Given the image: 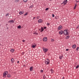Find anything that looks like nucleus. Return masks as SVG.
<instances>
[{"label":"nucleus","instance_id":"1","mask_svg":"<svg viewBox=\"0 0 79 79\" xmlns=\"http://www.w3.org/2000/svg\"><path fill=\"white\" fill-rule=\"evenodd\" d=\"M63 34H64V35H69V32H68V31H67V30H65L63 32Z\"/></svg>","mask_w":79,"mask_h":79},{"label":"nucleus","instance_id":"2","mask_svg":"<svg viewBox=\"0 0 79 79\" xmlns=\"http://www.w3.org/2000/svg\"><path fill=\"white\" fill-rule=\"evenodd\" d=\"M8 74V72L5 71L3 73V76L4 77H6V75Z\"/></svg>","mask_w":79,"mask_h":79},{"label":"nucleus","instance_id":"3","mask_svg":"<svg viewBox=\"0 0 79 79\" xmlns=\"http://www.w3.org/2000/svg\"><path fill=\"white\" fill-rule=\"evenodd\" d=\"M8 23H10V24L13 23H14V20H10L8 22Z\"/></svg>","mask_w":79,"mask_h":79},{"label":"nucleus","instance_id":"4","mask_svg":"<svg viewBox=\"0 0 79 79\" xmlns=\"http://www.w3.org/2000/svg\"><path fill=\"white\" fill-rule=\"evenodd\" d=\"M49 61V60H48L47 61H45V64H48L49 63H50V62Z\"/></svg>","mask_w":79,"mask_h":79},{"label":"nucleus","instance_id":"5","mask_svg":"<svg viewBox=\"0 0 79 79\" xmlns=\"http://www.w3.org/2000/svg\"><path fill=\"white\" fill-rule=\"evenodd\" d=\"M43 51L45 52H47L48 51V49L47 48H43Z\"/></svg>","mask_w":79,"mask_h":79},{"label":"nucleus","instance_id":"6","mask_svg":"<svg viewBox=\"0 0 79 79\" xmlns=\"http://www.w3.org/2000/svg\"><path fill=\"white\" fill-rule=\"evenodd\" d=\"M67 1H66V0H64V2H63V3H64V5H66V3H67Z\"/></svg>","mask_w":79,"mask_h":79},{"label":"nucleus","instance_id":"7","mask_svg":"<svg viewBox=\"0 0 79 79\" xmlns=\"http://www.w3.org/2000/svg\"><path fill=\"white\" fill-rule=\"evenodd\" d=\"M63 31H60L59 32V34L61 35L63 34Z\"/></svg>","mask_w":79,"mask_h":79},{"label":"nucleus","instance_id":"8","mask_svg":"<svg viewBox=\"0 0 79 79\" xmlns=\"http://www.w3.org/2000/svg\"><path fill=\"white\" fill-rule=\"evenodd\" d=\"M43 40L44 41H46L47 40V38L45 37L43 39Z\"/></svg>","mask_w":79,"mask_h":79},{"label":"nucleus","instance_id":"9","mask_svg":"<svg viewBox=\"0 0 79 79\" xmlns=\"http://www.w3.org/2000/svg\"><path fill=\"white\" fill-rule=\"evenodd\" d=\"M62 28V26H60L58 27V30H60V29H61Z\"/></svg>","mask_w":79,"mask_h":79},{"label":"nucleus","instance_id":"10","mask_svg":"<svg viewBox=\"0 0 79 79\" xmlns=\"http://www.w3.org/2000/svg\"><path fill=\"white\" fill-rule=\"evenodd\" d=\"M24 13V11H20L19 12V14H20V15H22V14H23Z\"/></svg>","mask_w":79,"mask_h":79},{"label":"nucleus","instance_id":"11","mask_svg":"<svg viewBox=\"0 0 79 79\" xmlns=\"http://www.w3.org/2000/svg\"><path fill=\"white\" fill-rule=\"evenodd\" d=\"M38 22L39 23H42V20L39 19L38 20Z\"/></svg>","mask_w":79,"mask_h":79},{"label":"nucleus","instance_id":"12","mask_svg":"<svg viewBox=\"0 0 79 79\" xmlns=\"http://www.w3.org/2000/svg\"><path fill=\"white\" fill-rule=\"evenodd\" d=\"M33 69V67H31L30 68V70L31 71H32V70Z\"/></svg>","mask_w":79,"mask_h":79},{"label":"nucleus","instance_id":"13","mask_svg":"<svg viewBox=\"0 0 79 79\" xmlns=\"http://www.w3.org/2000/svg\"><path fill=\"white\" fill-rule=\"evenodd\" d=\"M7 77H11V76L10 74H8L7 75Z\"/></svg>","mask_w":79,"mask_h":79},{"label":"nucleus","instance_id":"14","mask_svg":"<svg viewBox=\"0 0 79 79\" xmlns=\"http://www.w3.org/2000/svg\"><path fill=\"white\" fill-rule=\"evenodd\" d=\"M10 51L11 52H12V53H13V52H15V50L11 49V50H10Z\"/></svg>","mask_w":79,"mask_h":79},{"label":"nucleus","instance_id":"15","mask_svg":"<svg viewBox=\"0 0 79 79\" xmlns=\"http://www.w3.org/2000/svg\"><path fill=\"white\" fill-rule=\"evenodd\" d=\"M36 46V45H32V48H35V46Z\"/></svg>","mask_w":79,"mask_h":79},{"label":"nucleus","instance_id":"16","mask_svg":"<svg viewBox=\"0 0 79 79\" xmlns=\"http://www.w3.org/2000/svg\"><path fill=\"white\" fill-rule=\"evenodd\" d=\"M44 28H43V27H41V32H43V31H44Z\"/></svg>","mask_w":79,"mask_h":79},{"label":"nucleus","instance_id":"17","mask_svg":"<svg viewBox=\"0 0 79 79\" xmlns=\"http://www.w3.org/2000/svg\"><path fill=\"white\" fill-rule=\"evenodd\" d=\"M76 46L75 44L73 45L72 46V47H73V48H76Z\"/></svg>","mask_w":79,"mask_h":79},{"label":"nucleus","instance_id":"18","mask_svg":"<svg viewBox=\"0 0 79 79\" xmlns=\"http://www.w3.org/2000/svg\"><path fill=\"white\" fill-rule=\"evenodd\" d=\"M18 29H20V28H21V26L20 25H19L18 27Z\"/></svg>","mask_w":79,"mask_h":79},{"label":"nucleus","instance_id":"19","mask_svg":"<svg viewBox=\"0 0 79 79\" xmlns=\"http://www.w3.org/2000/svg\"><path fill=\"white\" fill-rule=\"evenodd\" d=\"M69 36H67L65 37V39H69Z\"/></svg>","mask_w":79,"mask_h":79},{"label":"nucleus","instance_id":"20","mask_svg":"<svg viewBox=\"0 0 79 79\" xmlns=\"http://www.w3.org/2000/svg\"><path fill=\"white\" fill-rule=\"evenodd\" d=\"M19 1V0H15V2L16 3H17Z\"/></svg>","mask_w":79,"mask_h":79},{"label":"nucleus","instance_id":"21","mask_svg":"<svg viewBox=\"0 0 79 79\" xmlns=\"http://www.w3.org/2000/svg\"><path fill=\"white\" fill-rule=\"evenodd\" d=\"M14 61V59H13V58H12L11 59V62H12V63H13Z\"/></svg>","mask_w":79,"mask_h":79},{"label":"nucleus","instance_id":"22","mask_svg":"<svg viewBox=\"0 0 79 79\" xmlns=\"http://www.w3.org/2000/svg\"><path fill=\"white\" fill-rule=\"evenodd\" d=\"M51 72L52 73H53V72H54V71L52 69H51Z\"/></svg>","mask_w":79,"mask_h":79},{"label":"nucleus","instance_id":"23","mask_svg":"<svg viewBox=\"0 0 79 79\" xmlns=\"http://www.w3.org/2000/svg\"><path fill=\"white\" fill-rule=\"evenodd\" d=\"M63 57V56H60L59 57L60 59H62Z\"/></svg>","mask_w":79,"mask_h":79},{"label":"nucleus","instance_id":"24","mask_svg":"<svg viewBox=\"0 0 79 79\" xmlns=\"http://www.w3.org/2000/svg\"><path fill=\"white\" fill-rule=\"evenodd\" d=\"M34 34H36V35H37L38 34V33L36 32H35L34 33Z\"/></svg>","mask_w":79,"mask_h":79},{"label":"nucleus","instance_id":"25","mask_svg":"<svg viewBox=\"0 0 79 79\" xmlns=\"http://www.w3.org/2000/svg\"><path fill=\"white\" fill-rule=\"evenodd\" d=\"M23 1L24 2L26 3V2H27V0H23Z\"/></svg>","mask_w":79,"mask_h":79},{"label":"nucleus","instance_id":"26","mask_svg":"<svg viewBox=\"0 0 79 79\" xmlns=\"http://www.w3.org/2000/svg\"><path fill=\"white\" fill-rule=\"evenodd\" d=\"M27 13H26L24 15V16H26V15H27Z\"/></svg>","mask_w":79,"mask_h":79},{"label":"nucleus","instance_id":"27","mask_svg":"<svg viewBox=\"0 0 79 79\" xmlns=\"http://www.w3.org/2000/svg\"><path fill=\"white\" fill-rule=\"evenodd\" d=\"M9 15V13L7 14L6 15V16H8Z\"/></svg>","mask_w":79,"mask_h":79},{"label":"nucleus","instance_id":"28","mask_svg":"<svg viewBox=\"0 0 79 79\" xmlns=\"http://www.w3.org/2000/svg\"><path fill=\"white\" fill-rule=\"evenodd\" d=\"M48 10V8H47L45 9V10L46 11H47V10Z\"/></svg>","mask_w":79,"mask_h":79},{"label":"nucleus","instance_id":"29","mask_svg":"<svg viewBox=\"0 0 79 79\" xmlns=\"http://www.w3.org/2000/svg\"><path fill=\"white\" fill-rule=\"evenodd\" d=\"M79 65H77L76 67V69H77V68H79Z\"/></svg>","mask_w":79,"mask_h":79},{"label":"nucleus","instance_id":"30","mask_svg":"<svg viewBox=\"0 0 79 79\" xmlns=\"http://www.w3.org/2000/svg\"><path fill=\"white\" fill-rule=\"evenodd\" d=\"M32 7H33V6H30V7H29V8H32Z\"/></svg>","mask_w":79,"mask_h":79},{"label":"nucleus","instance_id":"31","mask_svg":"<svg viewBox=\"0 0 79 79\" xmlns=\"http://www.w3.org/2000/svg\"><path fill=\"white\" fill-rule=\"evenodd\" d=\"M47 25H48V26L50 25V23H47Z\"/></svg>","mask_w":79,"mask_h":79},{"label":"nucleus","instance_id":"32","mask_svg":"<svg viewBox=\"0 0 79 79\" xmlns=\"http://www.w3.org/2000/svg\"><path fill=\"white\" fill-rule=\"evenodd\" d=\"M79 47H77V49H76V50H78V49H79Z\"/></svg>","mask_w":79,"mask_h":79},{"label":"nucleus","instance_id":"33","mask_svg":"<svg viewBox=\"0 0 79 79\" xmlns=\"http://www.w3.org/2000/svg\"><path fill=\"white\" fill-rule=\"evenodd\" d=\"M51 41H52V42H54V40H53V39H52V40H51Z\"/></svg>","mask_w":79,"mask_h":79},{"label":"nucleus","instance_id":"34","mask_svg":"<svg viewBox=\"0 0 79 79\" xmlns=\"http://www.w3.org/2000/svg\"><path fill=\"white\" fill-rule=\"evenodd\" d=\"M22 41H23V42H25V40H22Z\"/></svg>","mask_w":79,"mask_h":79},{"label":"nucleus","instance_id":"35","mask_svg":"<svg viewBox=\"0 0 79 79\" xmlns=\"http://www.w3.org/2000/svg\"><path fill=\"white\" fill-rule=\"evenodd\" d=\"M46 28H47V27H44V29H46Z\"/></svg>","mask_w":79,"mask_h":79},{"label":"nucleus","instance_id":"36","mask_svg":"<svg viewBox=\"0 0 79 79\" xmlns=\"http://www.w3.org/2000/svg\"><path fill=\"white\" fill-rule=\"evenodd\" d=\"M22 55H23V54H24V52H23L22 53Z\"/></svg>","mask_w":79,"mask_h":79},{"label":"nucleus","instance_id":"37","mask_svg":"<svg viewBox=\"0 0 79 79\" xmlns=\"http://www.w3.org/2000/svg\"><path fill=\"white\" fill-rule=\"evenodd\" d=\"M41 72L42 73L43 72V70H40Z\"/></svg>","mask_w":79,"mask_h":79},{"label":"nucleus","instance_id":"38","mask_svg":"<svg viewBox=\"0 0 79 79\" xmlns=\"http://www.w3.org/2000/svg\"><path fill=\"white\" fill-rule=\"evenodd\" d=\"M77 6V5L76 4H75V6H74V7H76V6Z\"/></svg>","mask_w":79,"mask_h":79},{"label":"nucleus","instance_id":"39","mask_svg":"<svg viewBox=\"0 0 79 79\" xmlns=\"http://www.w3.org/2000/svg\"><path fill=\"white\" fill-rule=\"evenodd\" d=\"M69 50V49H66V51H68Z\"/></svg>","mask_w":79,"mask_h":79},{"label":"nucleus","instance_id":"40","mask_svg":"<svg viewBox=\"0 0 79 79\" xmlns=\"http://www.w3.org/2000/svg\"><path fill=\"white\" fill-rule=\"evenodd\" d=\"M52 17H54V15L53 14L52 15Z\"/></svg>","mask_w":79,"mask_h":79},{"label":"nucleus","instance_id":"41","mask_svg":"<svg viewBox=\"0 0 79 79\" xmlns=\"http://www.w3.org/2000/svg\"><path fill=\"white\" fill-rule=\"evenodd\" d=\"M35 17H34L33 19H35Z\"/></svg>","mask_w":79,"mask_h":79},{"label":"nucleus","instance_id":"42","mask_svg":"<svg viewBox=\"0 0 79 79\" xmlns=\"http://www.w3.org/2000/svg\"><path fill=\"white\" fill-rule=\"evenodd\" d=\"M77 28H78L79 29V25L78 26Z\"/></svg>","mask_w":79,"mask_h":79},{"label":"nucleus","instance_id":"43","mask_svg":"<svg viewBox=\"0 0 79 79\" xmlns=\"http://www.w3.org/2000/svg\"><path fill=\"white\" fill-rule=\"evenodd\" d=\"M74 10L76 9V7H74Z\"/></svg>","mask_w":79,"mask_h":79},{"label":"nucleus","instance_id":"44","mask_svg":"<svg viewBox=\"0 0 79 79\" xmlns=\"http://www.w3.org/2000/svg\"><path fill=\"white\" fill-rule=\"evenodd\" d=\"M19 61H17V63H19Z\"/></svg>","mask_w":79,"mask_h":79},{"label":"nucleus","instance_id":"45","mask_svg":"<svg viewBox=\"0 0 79 79\" xmlns=\"http://www.w3.org/2000/svg\"><path fill=\"white\" fill-rule=\"evenodd\" d=\"M77 2H79V1H77Z\"/></svg>","mask_w":79,"mask_h":79},{"label":"nucleus","instance_id":"46","mask_svg":"<svg viewBox=\"0 0 79 79\" xmlns=\"http://www.w3.org/2000/svg\"><path fill=\"white\" fill-rule=\"evenodd\" d=\"M64 77H63V79H64Z\"/></svg>","mask_w":79,"mask_h":79},{"label":"nucleus","instance_id":"47","mask_svg":"<svg viewBox=\"0 0 79 79\" xmlns=\"http://www.w3.org/2000/svg\"><path fill=\"white\" fill-rule=\"evenodd\" d=\"M37 18H38V17H37Z\"/></svg>","mask_w":79,"mask_h":79},{"label":"nucleus","instance_id":"48","mask_svg":"<svg viewBox=\"0 0 79 79\" xmlns=\"http://www.w3.org/2000/svg\"><path fill=\"white\" fill-rule=\"evenodd\" d=\"M39 31H40V30H39Z\"/></svg>","mask_w":79,"mask_h":79},{"label":"nucleus","instance_id":"49","mask_svg":"<svg viewBox=\"0 0 79 79\" xmlns=\"http://www.w3.org/2000/svg\"><path fill=\"white\" fill-rule=\"evenodd\" d=\"M50 0V1H51L52 0Z\"/></svg>","mask_w":79,"mask_h":79},{"label":"nucleus","instance_id":"50","mask_svg":"<svg viewBox=\"0 0 79 79\" xmlns=\"http://www.w3.org/2000/svg\"><path fill=\"white\" fill-rule=\"evenodd\" d=\"M8 27H7V29H8Z\"/></svg>","mask_w":79,"mask_h":79},{"label":"nucleus","instance_id":"51","mask_svg":"<svg viewBox=\"0 0 79 79\" xmlns=\"http://www.w3.org/2000/svg\"><path fill=\"white\" fill-rule=\"evenodd\" d=\"M8 27H7V29H8Z\"/></svg>","mask_w":79,"mask_h":79},{"label":"nucleus","instance_id":"52","mask_svg":"<svg viewBox=\"0 0 79 79\" xmlns=\"http://www.w3.org/2000/svg\"><path fill=\"white\" fill-rule=\"evenodd\" d=\"M66 1H67V0H66Z\"/></svg>","mask_w":79,"mask_h":79},{"label":"nucleus","instance_id":"53","mask_svg":"<svg viewBox=\"0 0 79 79\" xmlns=\"http://www.w3.org/2000/svg\"><path fill=\"white\" fill-rule=\"evenodd\" d=\"M66 1H67V0H66Z\"/></svg>","mask_w":79,"mask_h":79}]
</instances>
